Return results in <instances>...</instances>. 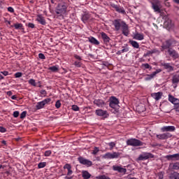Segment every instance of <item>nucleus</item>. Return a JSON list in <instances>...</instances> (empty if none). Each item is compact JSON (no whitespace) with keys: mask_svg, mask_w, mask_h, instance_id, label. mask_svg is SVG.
Returning a JSON list of instances; mask_svg holds the SVG:
<instances>
[{"mask_svg":"<svg viewBox=\"0 0 179 179\" xmlns=\"http://www.w3.org/2000/svg\"><path fill=\"white\" fill-rule=\"evenodd\" d=\"M27 27H29L30 29H34L36 27V25H34V23L29 22Z\"/></svg>","mask_w":179,"mask_h":179,"instance_id":"nucleus-56","label":"nucleus"},{"mask_svg":"<svg viewBox=\"0 0 179 179\" xmlns=\"http://www.w3.org/2000/svg\"><path fill=\"white\" fill-rule=\"evenodd\" d=\"M82 177L83 179H89L92 177V175L87 171H83Z\"/></svg>","mask_w":179,"mask_h":179,"instance_id":"nucleus-31","label":"nucleus"},{"mask_svg":"<svg viewBox=\"0 0 179 179\" xmlns=\"http://www.w3.org/2000/svg\"><path fill=\"white\" fill-rule=\"evenodd\" d=\"M97 179H110V178L106 176V175H102L97 177Z\"/></svg>","mask_w":179,"mask_h":179,"instance_id":"nucleus-52","label":"nucleus"},{"mask_svg":"<svg viewBox=\"0 0 179 179\" xmlns=\"http://www.w3.org/2000/svg\"><path fill=\"white\" fill-rule=\"evenodd\" d=\"M47 166V162H41L38 164V169H44Z\"/></svg>","mask_w":179,"mask_h":179,"instance_id":"nucleus-38","label":"nucleus"},{"mask_svg":"<svg viewBox=\"0 0 179 179\" xmlns=\"http://www.w3.org/2000/svg\"><path fill=\"white\" fill-rule=\"evenodd\" d=\"M153 157H155L153 154L150 152H145L143 155H139V157H138V160H148V159H153Z\"/></svg>","mask_w":179,"mask_h":179,"instance_id":"nucleus-11","label":"nucleus"},{"mask_svg":"<svg viewBox=\"0 0 179 179\" xmlns=\"http://www.w3.org/2000/svg\"><path fill=\"white\" fill-rule=\"evenodd\" d=\"M160 72H162V69H158L151 74H148L145 78V80H152V79H153V78H155L157 73H160Z\"/></svg>","mask_w":179,"mask_h":179,"instance_id":"nucleus-16","label":"nucleus"},{"mask_svg":"<svg viewBox=\"0 0 179 179\" xmlns=\"http://www.w3.org/2000/svg\"><path fill=\"white\" fill-rule=\"evenodd\" d=\"M66 9H68V5L66 3H59L56 8V15H57V16H62V15H65V13H66Z\"/></svg>","mask_w":179,"mask_h":179,"instance_id":"nucleus-1","label":"nucleus"},{"mask_svg":"<svg viewBox=\"0 0 179 179\" xmlns=\"http://www.w3.org/2000/svg\"><path fill=\"white\" fill-rule=\"evenodd\" d=\"M152 50H148L147 52L144 55V57H149V55H152Z\"/></svg>","mask_w":179,"mask_h":179,"instance_id":"nucleus-59","label":"nucleus"},{"mask_svg":"<svg viewBox=\"0 0 179 179\" xmlns=\"http://www.w3.org/2000/svg\"><path fill=\"white\" fill-rule=\"evenodd\" d=\"M169 101L172 103V104H174V106L179 103L178 99L173 97L171 94L169 95Z\"/></svg>","mask_w":179,"mask_h":179,"instance_id":"nucleus-26","label":"nucleus"},{"mask_svg":"<svg viewBox=\"0 0 179 179\" xmlns=\"http://www.w3.org/2000/svg\"><path fill=\"white\" fill-rule=\"evenodd\" d=\"M169 168L172 170H179V162L170 164Z\"/></svg>","mask_w":179,"mask_h":179,"instance_id":"nucleus-33","label":"nucleus"},{"mask_svg":"<svg viewBox=\"0 0 179 179\" xmlns=\"http://www.w3.org/2000/svg\"><path fill=\"white\" fill-rule=\"evenodd\" d=\"M88 41L90 43H91V44H94V45H100V42L97 39H96V38H94L93 36L89 37Z\"/></svg>","mask_w":179,"mask_h":179,"instance_id":"nucleus-27","label":"nucleus"},{"mask_svg":"<svg viewBox=\"0 0 179 179\" xmlns=\"http://www.w3.org/2000/svg\"><path fill=\"white\" fill-rule=\"evenodd\" d=\"M134 40H138L139 41H142L145 38V35L141 33H136L134 36Z\"/></svg>","mask_w":179,"mask_h":179,"instance_id":"nucleus-28","label":"nucleus"},{"mask_svg":"<svg viewBox=\"0 0 179 179\" xmlns=\"http://www.w3.org/2000/svg\"><path fill=\"white\" fill-rule=\"evenodd\" d=\"M19 114H20L19 111L15 110L13 112V115L14 118H17V117H19Z\"/></svg>","mask_w":179,"mask_h":179,"instance_id":"nucleus-53","label":"nucleus"},{"mask_svg":"<svg viewBox=\"0 0 179 179\" xmlns=\"http://www.w3.org/2000/svg\"><path fill=\"white\" fill-rule=\"evenodd\" d=\"M172 83L175 85V87H177V85L179 83V76H173L172 78Z\"/></svg>","mask_w":179,"mask_h":179,"instance_id":"nucleus-30","label":"nucleus"},{"mask_svg":"<svg viewBox=\"0 0 179 179\" xmlns=\"http://www.w3.org/2000/svg\"><path fill=\"white\" fill-rule=\"evenodd\" d=\"M27 114V111H23V112L20 114V118H21V120H23L24 118H26Z\"/></svg>","mask_w":179,"mask_h":179,"instance_id":"nucleus-48","label":"nucleus"},{"mask_svg":"<svg viewBox=\"0 0 179 179\" xmlns=\"http://www.w3.org/2000/svg\"><path fill=\"white\" fill-rule=\"evenodd\" d=\"M71 109L73 110V111H79L80 110L79 106H78L77 105H73L71 106Z\"/></svg>","mask_w":179,"mask_h":179,"instance_id":"nucleus-47","label":"nucleus"},{"mask_svg":"<svg viewBox=\"0 0 179 179\" xmlns=\"http://www.w3.org/2000/svg\"><path fill=\"white\" fill-rule=\"evenodd\" d=\"M110 6L112 8H113L114 10H116V12H117V13H121L122 15H126L127 12H125V10L124 9V7L118 5V4H115V3H112L110 5Z\"/></svg>","mask_w":179,"mask_h":179,"instance_id":"nucleus-8","label":"nucleus"},{"mask_svg":"<svg viewBox=\"0 0 179 179\" xmlns=\"http://www.w3.org/2000/svg\"><path fill=\"white\" fill-rule=\"evenodd\" d=\"M174 110L176 113H179V102L174 106Z\"/></svg>","mask_w":179,"mask_h":179,"instance_id":"nucleus-54","label":"nucleus"},{"mask_svg":"<svg viewBox=\"0 0 179 179\" xmlns=\"http://www.w3.org/2000/svg\"><path fill=\"white\" fill-rule=\"evenodd\" d=\"M120 104V101L115 96H111L110 98L109 107L111 108H116L117 106Z\"/></svg>","mask_w":179,"mask_h":179,"instance_id":"nucleus-9","label":"nucleus"},{"mask_svg":"<svg viewBox=\"0 0 179 179\" xmlns=\"http://www.w3.org/2000/svg\"><path fill=\"white\" fill-rule=\"evenodd\" d=\"M51 101V98H47L41 101H39L36 105V110H41L46 104H48Z\"/></svg>","mask_w":179,"mask_h":179,"instance_id":"nucleus-7","label":"nucleus"},{"mask_svg":"<svg viewBox=\"0 0 179 179\" xmlns=\"http://www.w3.org/2000/svg\"><path fill=\"white\" fill-rule=\"evenodd\" d=\"M40 93L41 94V97H45V96H47V91L45 90H41Z\"/></svg>","mask_w":179,"mask_h":179,"instance_id":"nucleus-46","label":"nucleus"},{"mask_svg":"<svg viewBox=\"0 0 179 179\" xmlns=\"http://www.w3.org/2000/svg\"><path fill=\"white\" fill-rule=\"evenodd\" d=\"M128 51H129V48H123V49L121 50L122 54H123V52H128Z\"/></svg>","mask_w":179,"mask_h":179,"instance_id":"nucleus-57","label":"nucleus"},{"mask_svg":"<svg viewBox=\"0 0 179 179\" xmlns=\"http://www.w3.org/2000/svg\"><path fill=\"white\" fill-rule=\"evenodd\" d=\"M15 78H22L23 76V73L22 72H17L15 73Z\"/></svg>","mask_w":179,"mask_h":179,"instance_id":"nucleus-50","label":"nucleus"},{"mask_svg":"<svg viewBox=\"0 0 179 179\" xmlns=\"http://www.w3.org/2000/svg\"><path fill=\"white\" fill-rule=\"evenodd\" d=\"M36 20L38 22V23H40V24H42L43 26H45V24H47L45 19H44L43 16L41 15H38L36 16Z\"/></svg>","mask_w":179,"mask_h":179,"instance_id":"nucleus-23","label":"nucleus"},{"mask_svg":"<svg viewBox=\"0 0 179 179\" xmlns=\"http://www.w3.org/2000/svg\"><path fill=\"white\" fill-rule=\"evenodd\" d=\"M52 154V151L48 150L44 152V156H45V157H48L51 156Z\"/></svg>","mask_w":179,"mask_h":179,"instance_id":"nucleus-39","label":"nucleus"},{"mask_svg":"<svg viewBox=\"0 0 179 179\" xmlns=\"http://www.w3.org/2000/svg\"><path fill=\"white\" fill-rule=\"evenodd\" d=\"M0 73H1L2 75H3V76H8V75H9V72L4 71H1Z\"/></svg>","mask_w":179,"mask_h":179,"instance_id":"nucleus-61","label":"nucleus"},{"mask_svg":"<svg viewBox=\"0 0 179 179\" xmlns=\"http://www.w3.org/2000/svg\"><path fill=\"white\" fill-rule=\"evenodd\" d=\"M173 39H169L167 41H166L165 42H164L162 43V45L161 46V51H164V50H169L170 48L171 47V45H173Z\"/></svg>","mask_w":179,"mask_h":179,"instance_id":"nucleus-10","label":"nucleus"},{"mask_svg":"<svg viewBox=\"0 0 179 179\" xmlns=\"http://www.w3.org/2000/svg\"><path fill=\"white\" fill-rule=\"evenodd\" d=\"M151 97H152V99H155L156 101H159V100H160L162 97H163V92H154L151 94Z\"/></svg>","mask_w":179,"mask_h":179,"instance_id":"nucleus-18","label":"nucleus"},{"mask_svg":"<svg viewBox=\"0 0 179 179\" xmlns=\"http://www.w3.org/2000/svg\"><path fill=\"white\" fill-rule=\"evenodd\" d=\"M11 27H15L16 30H24V28L23 27V24L22 23H16L14 24V26H11Z\"/></svg>","mask_w":179,"mask_h":179,"instance_id":"nucleus-32","label":"nucleus"},{"mask_svg":"<svg viewBox=\"0 0 179 179\" xmlns=\"http://www.w3.org/2000/svg\"><path fill=\"white\" fill-rule=\"evenodd\" d=\"M162 132H174L176 131V127L174 126H164L161 128Z\"/></svg>","mask_w":179,"mask_h":179,"instance_id":"nucleus-17","label":"nucleus"},{"mask_svg":"<svg viewBox=\"0 0 179 179\" xmlns=\"http://www.w3.org/2000/svg\"><path fill=\"white\" fill-rule=\"evenodd\" d=\"M98 152H100V150L99 149V148L94 147V150H92V155H94V156H96Z\"/></svg>","mask_w":179,"mask_h":179,"instance_id":"nucleus-43","label":"nucleus"},{"mask_svg":"<svg viewBox=\"0 0 179 179\" xmlns=\"http://www.w3.org/2000/svg\"><path fill=\"white\" fill-rule=\"evenodd\" d=\"M55 107L56 108H61V101L58 100L55 103Z\"/></svg>","mask_w":179,"mask_h":179,"instance_id":"nucleus-51","label":"nucleus"},{"mask_svg":"<svg viewBox=\"0 0 179 179\" xmlns=\"http://www.w3.org/2000/svg\"><path fill=\"white\" fill-rule=\"evenodd\" d=\"M74 58H76V59H78V61H82V57L78 55H74Z\"/></svg>","mask_w":179,"mask_h":179,"instance_id":"nucleus-62","label":"nucleus"},{"mask_svg":"<svg viewBox=\"0 0 179 179\" xmlns=\"http://www.w3.org/2000/svg\"><path fill=\"white\" fill-rule=\"evenodd\" d=\"M165 159H166L169 162H177L179 160V154H173L165 156Z\"/></svg>","mask_w":179,"mask_h":179,"instance_id":"nucleus-13","label":"nucleus"},{"mask_svg":"<svg viewBox=\"0 0 179 179\" xmlns=\"http://www.w3.org/2000/svg\"><path fill=\"white\" fill-rule=\"evenodd\" d=\"M164 177V173L163 172H159L157 174V179H163Z\"/></svg>","mask_w":179,"mask_h":179,"instance_id":"nucleus-40","label":"nucleus"},{"mask_svg":"<svg viewBox=\"0 0 179 179\" xmlns=\"http://www.w3.org/2000/svg\"><path fill=\"white\" fill-rule=\"evenodd\" d=\"M63 169L64 170H67L68 171L66 176H71L72 174H73V171H72V166L71 165V164H66L63 166Z\"/></svg>","mask_w":179,"mask_h":179,"instance_id":"nucleus-19","label":"nucleus"},{"mask_svg":"<svg viewBox=\"0 0 179 179\" xmlns=\"http://www.w3.org/2000/svg\"><path fill=\"white\" fill-rule=\"evenodd\" d=\"M48 71H51V72H58L59 71V66H52L48 68Z\"/></svg>","mask_w":179,"mask_h":179,"instance_id":"nucleus-34","label":"nucleus"},{"mask_svg":"<svg viewBox=\"0 0 179 179\" xmlns=\"http://www.w3.org/2000/svg\"><path fill=\"white\" fill-rule=\"evenodd\" d=\"M28 82L31 86H37V84L36 83V80L34 79H30Z\"/></svg>","mask_w":179,"mask_h":179,"instance_id":"nucleus-41","label":"nucleus"},{"mask_svg":"<svg viewBox=\"0 0 179 179\" xmlns=\"http://www.w3.org/2000/svg\"><path fill=\"white\" fill-rule=\"evenodd\" d=\"M127 145L128 146H143V142L136 138H130L127 141Z\"/></svg>","mask_w":179,"mask_h":179,"instance_id":"nucleus-4","label":"nucleus"},{"mask_svg":"<svg viewBox=\"0 0 179 179\" xmlns=\"http://www.w3.org/2000/svg\"><path fill=\"white\" fill-rule=\"evenodd\" d=\"M122 33L126 37L129 36V27H128V24H125L124 26L122 28Z\"/></svg>","mask_w":179,"mask_h":179,"instance_id":"nucleus-25","label":"nucleus"},{"mask_svg":"<svg viewBox=\"0 0 179 179\" xmlns=\"http://www.w3.org/2000/svg\"><path fill=\"white\" fill-rule=\"evenodd\" d=\"M38 58H40V59H45V55H44L43 53H39Z\"/></svg>","mask_w":179,"mask_h":179,"instance_id":"nucleus-55","label":"nucleus"},{"mask_svg":"<svg viewBox=\"0 0 179 179\" xmlns=\"http://www.w3.org/2000/svg\"><path fill=\"white\" fill-rule=\"evenodd\" d=\"M120 157V152H115L113 153L111 152H107L103 155L104 159H118Z\"/></svg>","mask_w":179,"mask_h":179,"instance_id":"nucleus-12","label":"nucleus"},{"mask_svg":"<svg viewBox=\"0 0 179 179\" xmlns=\"http://www.w3.org/2000/svg\"><path fill=\"white\" fill-rule=\"evenodd\" d=\"M64 179H73V176H65Z\"/></svg>","mask_w":179,"mask_h":179,"instance_id":"nucleus-64","label":"nucleus"},{"mask_svg":"<svg viewBox=\"0 0 179 179\" xmlns=\"http://www.w3.org/2000/svg\"><path fill=\"white\" fill-rule=\"evenodd\" d=\"M94 104H95V106H97V107H104V106H106V103L104 102V101H103V99H95L94 101Z\"/></svg>","mask_w":179,"mask_h":179,"instance_id":"nucleus-24","label":"nucleus"},{"mask_svg":"<svg viewBox=\"0 0 179 179\" xmlns=\"http://www.w3.org/2000/svg\"><path fill=\"white\" fill-rule=\"evenodd\" d=\"M156 138L157 139H159L160 141H166V139H169V138H171V134L164 133L161 134H157Z\"/></svg>","mask_w":179,"mask_h":179,"instance_id":"nucleus-15","label":"nucleus"},{"mask_svg":"<svg viewBox=\"0 0 179 179\" xmlns=\"http://www.w3.org/2000/svg\"><path fill=\"white\" fill-rule=\"evenodd\" d=\"M0 132H1V134H5V132H6V128L0 127Z\"/></svg>","mask_w":179,"mask_h":179,"instance_id":"nucleus-58","label":"nucleus"},{"mask_svg":"<svg viewBox=\"0 0 179 179\" xmlns=\"http://www.w3.org/2000/svg\"><path fill=\"white\" fill-rule=\"evenodd\" d=\"M95 114L96 115H98V117H101L102 120H106V118H108V117L110 116L107 110H104L102 109H96L95 110Z\"/></svg>","mask_w":179,"mask_h":179,"instance_id":"nucleus-5","label":"nucleus"},{"mask_svg":"<svg viewBox=\"0 0 179 179\" xmlns=\"http://www.w3.org/2000/svg\"><path fill=\"white\" fill-rule=\"evenodd\" d=\"M90 19V15L89 14H84L82 17V21L83 23H87V20Z\"/></svg>","mask_w":179,"mask_h":179,"instance_id":"nucleus-35","label":"nucleus"},{"mask_svg":"<svg viewBox=\"0 0 179 179\" xmlns=\"http://www.w3.org/2000/svg\"><path fill=\"white\" fill-rule=\"evenodd\" d=\"M101 37L102 40H103L104 44H108V43H110V40H111L107 34L104 32H101Z\"/></svg>","mask_w":179,"mask_h":179,"instance_id":"nucleus-22","label":"nucleus"},{"mask_svg":"<svg viewBox=\"0 0 179 179\" xmlns=\"http://www.w3.org/2000/svg\"><path fill=\"white\" fill-rule=\"evenodd\" d=\"M78 162H79L80 164H83V166H86L87 167H91V166H93V162H92V161L89 159H86L83 157H79L78 158Z\"/></svg>","mask_w":179,"mask_h":179,"instance_id":"nucleus-6","label":"nucleus"},{"mask_svg":"<svg viewBox=\"0 0 179 179\" xmlns=\"http://www.w3.org/2000/svg\"><path fill=\"white\" fill-rule=\"evenodd\" d=\"M113 170L114 171H117L118 173H123L124 174H125V173H127V169L122 168V167L119 166L114 165L113 166Z\"/></svg>","mask_w":179,"mask_h":179,"instance_id":"nucleus-21","label":"nucleus"},{"mask_svg":"<svg viewBox=\"0 0 179 179\" xmlns=\"http://www.w3.org/2000/svg\"><path fill=\"white\" fill-rule=\"evenodd\" d=\"M170 179H179V173L178 172H173L171 173L169 176Z\"/></svg>","mask_w":179,"mask_h":179,"instance_id":"nucleus-36","label":"nucleus"},{"mask_svg":"<svg viewBox=\"0 0 179 179\" xmlns=\"http://www.w3.org/2000/svg\"><path fill=\"white\" fill-rule=\"evenodd\" d=\"M108 145L110 148V150H113V149H114V148H115V143H114V142L108 143Z\"/></svg>","mask_w":179,"mask_h":179,"instance_id":"nucleus-42","label":"nucleus"},{"mask_svg":"<svg viewBox=\"0 0 179 179\" xmlns=\"http://www.w3.org/2000/svg\"><path fill=\"white\" fill-rule=\"evenodd\" d=\"M74 65L77 68H80V66H82V63L80 62L76 61V62H74Z\"/></svg>","mask_w":179,"mask_h":179,"instance_id":"nucleus-49","label":"nucleus"},{"mask_svg":"<svg viewBox=\"0 0 179 179\" xmlns=\"http://www.w3.org/2000/svg\"><path fill=\"white\" fill-rule=\"evenodd\" d=\"M160 66H163L164 69H166L167 72H173V71H174V67L170 65V63L162 62L160 63Z\"/></svg>","mask_w":179,"mask_h":179,"instance_id":"nucleus-14","label":"nucleus"},{"mask_svg":"<svg viewBox=\"0 0 179 179\" xmlns=\"http://www.w3.org/2000/svg\"><path fill=\"white\" fill-rule=\"evenodd\" d=\"M129 43L134 48H139V43L136 41H129Z\"/></svg>","mask_w":179,"mask_h":179,"instance_id":"nucleus-37","label":"nucleus"},{"mask_svg":"<svg viewBox=\"0 0 179 179\" xmlns=\"http://www.w3.org/2000/svg\"><path fill=\"white\" fill-rule=\"evenodd\" d=\"M152 8L154 12H157V13H162V4L159 0H150V1Z\"/></svg>","mask_w":179,"mask_h":179,"instance_id":"nucleus-3","label":"nucleus"},{"mask_svg":"<svg viewBox=\"0 0 179 179\" xmlns=\"http://www.w3.org/2000/svg\"><path fill=\"white\" fill-rule=\"evenodd\" d=\"M142 66L143 68H145V69H152V66L148 63L143 64Z\"/></svg>","mask_w":179,"mask_h":179,"instance_id":"nucleus-44","label":"nucleus"},{"mask_svg":"<svg viewBox=\"0 0 179 179\" xmlns=\"http://www.w3.org/2000/svg\"><path fill=\"white\" fill-rule=\"evenodd\" d=\"M152 54H157V55H159L160 54V50H159V49L157 48H154L152 50H151Z\"/></svg>","mask_w":179,"mask_h":179,"instance_id":"nucleus-45","label":"nucleus"},{"mask_svg":"<svg viewBox=\"0 0 179 179\" xmlns=\"http://www.w3.org/2000/svg\"><path fill=\"white\" fill-rule=\"evenodd\" d=\"M168 53L170 55V57H172L173 59H177L178 58V52L173 49H168Z\"/></svg>","mask_w":179,"mask_h":179,"instance_id":"nucleus-20","label":"nucleus"},{"mask_svg":"<svg viewBox=\"0 0 179 179\" xmlns=\"http://www.w3.org/2000/svg\"><path fill=\"white\" fill-rule=\"evenodd\" d=\"M126 24L127 23L121 19H116L113 21V25L115 27V31H120V30H121Z\"/></svg>","mask_w":179,"mask_h":179,"instance_id":"nucleus-2","label":"nucleus"},{"mask_svg":"<svg viewBox=\"0 0 179 179\" xmlns=\"http://www.w3.org/2000/svg\"><path fill=\"white\" fill-rule=\"evenodd\" d=\"M164 26L166 27V29H171L173 27V22L171 20H167L164 22Z\"/></svg>","mask_w":179,"mask_h":179,"instance_id":"nucleus-29","label":"nucleus"},{"mask_svg":"<svg viewBox=\"0 0 179 179\" xmlns=\"http://www.w3.org/2000/svg\"><path fill=\"white\" fill-rule=\"evenodd\" d=\"M12 94H13V93H12V91L7 92V96H12Z\"/></svg>","mask_w":179,"mask_h":179,"instance_id":"nucleus-63","label":"nucleus"},{"mask_svg":"<svg viewBox=\"0 0 179 179\" xmlns=\"http://www.w3.org/2000/svg\"><path fill=\"white\" fill-rule=\"evenodd\" d=\"M7 9L8 11L10 12V13H13L15 12V9L13 8V7H8Z\"/></svg>","mask_w":179,"mask_h":179,"instance_id":"nucleus-60","label":"nucleus"}]
</instances>
